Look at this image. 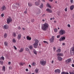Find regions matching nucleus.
I'll return each mask as SVG.
<instances>
[{
    "instance_id": "f8f14e48",
    "label": "nucleus",
    "mask_w": 74,
    "mask_h": 74,
    "mask_svg": "<svg viewBox=\"0 0 74 74\" xmlns=\"http://www.w3.org/2000/svg\"><path fill=\"white\" fill-rule=\"evenodd\" d=\"M60 70L59 69L55 70L54 71L55 73H60Z\"/></svg>"
},
{
    "instance_id": "a18cd8bd",
    "label": "nucleus",
    "mask_w": 74,
    "mask_h": 74,
    "mask_svg": "<svg viewBox=\"0 0 74 74\" xmlns=\"http://www.w3.org/2000/svg\"><path fill=\"white\" fill-rule=\"evenodd\" d=\"M4 14L3 13V14H1V16L2 17H3V16H4Z\"/></svg>"
},
{
    "instance_id": "1a4fd4ad",
    "label": "nucleus",
    "mask_w": 74,
    "mask_h": 74,
    "mask_svg": "<svg viewBox=\"0 0 74 74\" xmlns=\"http://www.w3.org/2000/svg\"><path fill=\"white\" fill-rule=\"evenodd\" d=\"M6 10V7L4 5H3L2 6V7L1 8V11H4V10Z\"/></svg>"
},
{
    "instance_id": "5701e85b",
    "label": "nucleus",
    "mask_w": 74,
    "mask_h": 74,
    "mask_svg": "<svg viewBox=\"0 0 74 74\" xmlns=\"http://www.w3.org/2000/svg\"><path fill=\"white\" fill-rule=\"evenodd\" d=\"M2 70L3 71H5V67L4 66H3L2 69Z\"/></svg>"
},
{
    "instance_id": "6e6552de",
    "label": "nucleus",
    "mask_w": 74,
    "mask_h": 74,
    "mask_svg": "<svg viewBox=\"0 0 74 74\" xmlns=\"http://www.w3.org/2000/svg\"><path fill=\"white\" fill-rule=\"evenodd\" d=\"M71 61V59L69 58V59H67L65 61V63L66 64H69L70 63V62Z\"/></svg>"
},
{
    "instance_id": "de8ad7c7",
    "label": "nucleus",
    "mask_w": 74,
    "mask_h": 74,
    "mask_svg": "<svg viewBox=\"0 0 74 74\" xmlns=\"http://www.w3.org/2000/svg\"><path fill=\"white\" fill-rule=\"evenodd\" d=\"M53 63H54V61L53 60H52L51 62V64H53Z\"/></svg>"
},
{
    "instance_id": "2f4dec72",
    "label": "nucleus",
    "mask_w": 74,
    "mask_h": 74,
    "mask_svg": "<svg viewBox=\"0 0 74 74\" xmlns=\"http://www.w3.org/2000/svg\"><path fill=\"white\" fill-rule=\"evenodd\" d=\"M32 65L33 66H35L36 65V62H33L32 63Z\"/></svg>"
},
{
    "instance_id": "774afa93",
    "label": "nucleus",
    "mask_w": 74,
    "mask_h": 74,
    "mask_svg": "<svg viewBox=\"0 0 74 74\" xmlns=\"http://www.w3.org/2000/svg\"><path fill=\"white\" fill-rule=\"evenodd\" d=\"M42 1L43 2H45V0H42Z\"/></svg>"
},
{
    "instance_id": "680f3d73",
    "label": "nucleus",
    "mask_w": 74,
    "mask_h": 74,
    "mask_svg": "<svg viewBox=\"0 0 74 74\" xmlns=\"http://www.w3.org/2000/svg\"><path fill=\"white\" fill-rule=\"evenodd\" d=\"M28 53H29V54H30V55H31V53L30 52V51H29Z\"/></svg>"
},
{
    "instance_id": "9b49d317",
    "label": "nucleus",
    "mask_w": 74,
    "mask_h": 74,
    "mask_svg": "<svg viewBox=\"0 0 74 74\" xmlns=\"http://www.w3.org/2000/svg\"><path fill=\"white\" fill-rule=\"evenodd\" d=\"M21 37H22V35L21 34H18L17 36V39L18 40H20L21 38Z\"/></svg>"
},
{
    "instance_id": "8fccbe9b",
    "label": "nucleus",
    "mask_w": 74,
    "mask_h": 74,
    "mask_svg": "<svg viewBox=\"0 0 74 74\" xmlns=\"http://www.w3.org/2000/svg\"><path fill=\"white\" fill-rule=\"evenodd\" d=\"M71 3H73V0H71Z\"/></svg>"
},
{
    "instance_id": "052dcab7",
    "label": "nucleus",
    "mask_w": 74,
    "mask_h": 74,
    "mask_svg": "<svg viewBox=\"0 0 74 74\" xmlns=\"http://www.w3.org/2000/svg\"><path fill=\"white\" fill-rule=\"evenodd\" d=\"M29 67H30V68H31V67H32V66H31V65H29Z\"/></svg>"
},
{
    "instance_id": "4be33fe9",
    "label": "nucleus",
    "mask_w": 74,
    "mask_h": 74,
    "mask_svg": "<svg viewBox=\"0 0 74 74\" xmlns=\"http://www.w3.org/2000/svg\"><path fill=\"white\" fill-rule=\"evenodd\" d=\"M7 34L6 33H5L3 35V37L4 38H7Z\"/></svg>"
},
{
    "instance_id": "e2e57ef3",
    "label": "nucleus",
    "mask_w": 74,
    "mask_h": 74,
    "mask_svg": "<svg viewBox=\"0 0 74 74\" xmlns=\"http://www.w3.org/2000/svg\"><path fill=\"white\" fill-rule=\"evenodd\" d=\"M72 66L73 67H74V64H72Z\"/></svg>"
},
{
    "instance_id": "6ab92c4d",
    "label": "nucleus",
    "mask_w": 74,
    "mask_h": 74,
    "mask_svg": "<svg viewBox=\"0 0 74 74\" xmlns=\"http://www.w3.org/2000/svg\"><path fill=\"white\" fill-rule=\"evenodd\" d=\"M24 50V49L23 48H21V49L19 51V52H22Z\"/></svg>"
},
{
    "instance_id": "f257e3e1",
    "label": "nucleus",
    "mask_w": 74,
    "mask_h": 74,
    "mask_svg": "<svg viewBox=\"0 0 74 74\" xmlns=\"http://www.w3.org/2000/svg\"><path fill=\"white\" fill-rule=\"evenodd\" d=\"M48 27H49V25L48 23H45L42 25L41 29L45 31L47 30Z\"/></svg>"
},
{
    "instance_id": "7ed1b4c3",
    "label": "nucleus",
    "mask_w": 74,
    "mask_h": 74,
    "mask_svg": "<svg viewBox=\"0 0 74 74\" xmlns=\"http://www.w3.org/2000/svg\"><path fill=\"white\" fill-rule=\"evenodd\" d=\"M59 34L60 35H63L66 34V31L64 29H61L59 32Z\"/></svg>"
},
{
    "instance_id": "412c9836",
    "label": "nucleus",
    "mask_w": 74,
    "mask_h": 74,
    "mask_svg": "<svg viewBox=\"0 0 74 74\" xmlns=\"http://www.w3.org/2000/svg\"><path fill=\"white\" fill-rule=\"evenodd\" d=\"M46 5L47 7H48L50 8H51V5H50L49 3H47Z\"/></svg>"
},
{
    "instance_id": "0eeeda50",
    "label": "nucleus",
    "mask_w": 74,
    "mask_h": 74,
    "mask_svg": "<svg viewBox=\"0 0 74 74\" xmlns=\"http://www.w3.org/2000/svg\"><path fill=\"white\" fill-rule=\"evenodd\" d=\"M54 39H55V37L53 36L49 40L50 43H52L54 41Z\"/></svg>"
},
{
    "instance_id": "603ef678",
    "label": "nucleus",
    "mask_w": 74,
    "mask_h": 74,
    "mask_svg": "<svg viewBox=\"0 0 74 74\" xmlns=\"http://www.w3.org/2000/svg\"><path fill=\"white\" fill-rule=\"evenodd\" d=\"M53 49H54V51H55V49H56V47H53Z\"/></svg>"
},
{
    "instance_id": "5fc2aeb1",
    "label": "nucleus",
    "mask_w": 74,
    "mask_h": 74,
    "mask_svg": "<svg viewBox=\"0 0 74 74\" xmlns=\"http://www.w3.org/2000/svg\"><path fill=\"white\" fill-rule=\"evenodd\" d=\"M11 62H8V64L9 65H10V64H11Z\"/></svg>"
},
{
    "instance_id": "79ce46f5",
    "label": "nucleus",
    "mask_w": 74,
    "mask_h": 74,
    "mask_svg": "<svg viewBox=\"0 0 74 74\" xmlns=\"http://www.w3.org/2000/svg\"><path fill=\"white\" fill-rule=\"evenodd\" d=\"M72 49L74 50V44L73 45V47L71 48Z\"/></svg>"
},
{
    "instance_id": "bf43d9fd",
    "label": "nucleus",
    "mask_w": 74,
    "mask_h": 74,
    "mask_svg": "<svg viewBox=\"0 0 74 74\" xmlns=\"http://www.w3.org/2000/svg\"><path fill=\"white\" fill-rule=\"evenodd\" d=\"M24 14H27V11H25L24 12Z\"/></svg>"
},
{
    "instance_id": "4468645a",
    "label": "nucleus",
    "mask_w": 74,
    "mask_h": 74,
    "mask_svg": "<svg viewBox=\"0 0 74 74\" xmlns=\"http://www.w3.org/2000/svg\"><path fill=\"white\" fill-rule=\"evenodd\" d=\"M40 3V1H38V2H35V4L36 5H39Z\"/></svg>"
},
{
    "instance_id": "b1692460",
    "label": "nucleus",
    "mask_w": 74,
    "mask_h": 74,
    "mask_svg": "<svg viewBox=\"0 0 74 74\" xmlns=\"http://www.w3.org/2000/svg\"><path fill=\"white\" fill-rule=\"evenodd\" d=\"M74 6L73 5H72L70 7L71 10H73L74 8Z\"/></svg>"
},
{
    "instance_id": "58836bf2",
    "label": "nucleus",
    "mask_w": 74,
    "mask_h": 74,
    "mask_svg": "<svg viewBox=\"0 0 74 74\" xmlns=\"http://www.w3.org/2000/svg\"><path fill=\"white\" fill-rule=\"evenodd\" d=\"M20 66H23V63H22V62H21L20 63Z\"/></svg>"
},
{
    "instance_id": "aec40b11",
    "label": "nucleus",
    "mask_w": 74,
    "mask_h": 74,
    "mask_svg": "<svg viewBox=\"0 0 74 74\" xmlns=\"http://www.w3.org/2000/svg\"><path fill=\"white\" fill-rule=\"evenodd\" d=\"M32 3H28V5L29 7H32Z\"/></svg>"
},
{
    "instance_id": "e433bc0d",
    "label": "nucleus",
    "mask_w": 74,
    "mask_h": 74,
    "mask_svg": "<svg viewBox=\"0 0 74 74\" xmlns=\"http://www.w3.org/2000/svg\"><path fill=\"white\" fill-rule=\"evenodd\" d=\"M64 11L65 12H67V8H65Z\"/></svg>"
},
{
    "instance_id": "4d7b16f0",
    "label": "nucleus",
    "mask_w": 74,
    "mask_h": 74,
    "mask_svg": "<svg viewBox=\"0 0 74 74\" xmlns=\"http://www.w3.org/2000/svg\"><path fill=\"white\" fill-rule=\"evenodd\" d=\"M49 1L50 2H52V1H53V0H49Z\"/></svg>"
},
{
    "instance_id": "09e8293b",
    "label": "nucleus",
    "mask_w": 74,
    "mask_h": 74,
    "mask_svg": "<svg viewBox=\"0 0 74 74\" xmlns=\"http://www.w3.org/2000/svg\"><path fill=\"white\" fill-rule=\"evenodd\" d=\"M60 35H59L57 36V38H60Z\"/></svg>"
},
{
    "instance_id": "49530a36",
    "label": "nucleus",
    "mask_w": 74,
    "mask_h": 74,
    "mask_svg": "<svg viewBox=\"0 0 74 74\" xmlns=\"http://www.w3.org/2000/svg\"><path fill=\"white\" fill-rule=\"evenodd\" d=\"M34 22V19H32V23H33Z\"/></svg>"
},
{
    "instance_id": "69168bd1",
    "label": "nucleus",
    "mask_w": 74,
    "mask_h": 74,
    "mask_svg": "<svg viewBox=\"0 0 74 74\" xmlns=\"http://www.w3.org/2000/svg\"><path fill=\"white\" fill-rule=\"evenodd\" d=\"M26 71H28V69H26Z\"/></svg>"
},
{
    "instance_id": "c03bdc74",
    "label": "nucleus",
    "mask_w": 74,
    "mask_h": 74,
    "mask_svg": "<svg viewBox=\"0 0 74 74\" xmlns=\"http://www.w3.org/2000/svg\"><path fill=\"white\" fill-rule=\"evenodd\" d=\"M67 26L68 27H71V26L70 25V24H68L67 25Z\"/></svg>"
},
{
    "instance_id": "cd10ccee",
    "label": "nucleus",
    "mask_w": 74,
    "mask_h": 74,
    "mask_svg": "<svg viewBox=\"0 0 74 74\" xmlns=\"http://www.w3.org/2000/svg\"><path fill=\"white\" fill-rule=\"evenodd\" d=\"M34 53L35 55H37V51H36L35 49L34 50Z\"/></svg>"
},
{
    "instance_id": "423d86ee",
    "label": "nucleus",
    "mask_w": 74,
    "mask_h": 74,
    "mask_svg": "<svg viewBox=\"0 0 74 74\" xmlns=\"http://www.w3.org/2000/svg\"><path fill=\"white\" fill-rule=\"evenodd\" d=\"M66 36H63L60 39L59 41H63L66 40Z\"/></svg>"
},
{
    "instance_id": "20e7f679",
    "label": "nucleus",
    "mask_w": 74,
    "mask_h": 74,
    "mask_svg": "<svg viewBox=\"0 0 74 74\" xmlns=\"http://www.w3.org/2000/svg\"><path fill=\"white\" fill-rule=\"evenodd\" d=\"M40 63L42 66H45L47 62L44 60H42L40 61Z\"/></svg>"
},
{
    "instance_id": "13d9d810",
    "label": "nucleus",
    "mask_w": 74,
    "mask_h": 74,
    "mask_svg": "<svg viewBox=\"0 0 74 74\" xmlns=\"http://www.w3.org/2000/svg\"><path fill=\"white\" fill-rule=\"evenodd\" d=\"M65 43H62V45H64H64H65Z\"/></svg>"
},
{
    "instance_id": "39448f33",
    "label": "nucleus",
    "mask_w": 74,
    "mask_h": 74,
    "mask_svg": "<svg viewBox=\"0 0 74 74\" xmlns=\"http://www.w3.org/2000/svg\"><path fill=\"white\" fill-rule=\"evenodd\" d=\"M7 23L8 24L12 22V18L10 17H8L7 19Z\"/></svg>"
},
{
    "instance_id": "0e129e2a",
    "label": "nucleus",
    "mask_w": 74,
    "mask_h": 74,
    "mask_svg": "<svg viewBox=\"0 0 74 74\" xmlns=\"http://www.w3.org/2000/svg\"><path fill=\"white\" fill-rule=\"evenodd\" d=\"M22 29H23V30H25V28H23Z\"/></svg>"
},
{
    "instance_id": "72a5a7b5",
    "label": "nucleus",
    "mask_w": 74,
    "mask_h": 74,
    "mask_svg": "<svg viewBox=\"0 0 74 74\" xmlns=\"http://www.w3.org/2000/svg\"><path fill=\"white\" fill-rule=\"evenodd\" d=\"M60 51H61V50L60 49H58L57 50V51L58 52H60Z\"/></svg>"
},
{
    "instance_id": "c9c22d12",
    "label": "nucleus",
    "mask_w": 74,
    "mask_h": 74,
    "mask_svg": "<svg viewBox=\"0 0 74 74\" xmlns=\"http://www.w3.org/2000/svg\"><path fill=\"white\" fill-rule=\"evenodd\" d=\"M29 48L30 49H32L33 48V46H30L29 47Z\"/></svg>"
},
{
    "instance_id": "f704fd0d",
    "label": "nucleus",
    "mask_w": 74,
    "mask_h": 74,
    "mask_svg": "<svg viewBox=\"0 0 74 74\" xmlns=\"http://www.w3.org/2000/svg\"><path fill=\"white\" fill-rule=\"evenodd\" d=\"M54 32H56V33H57V32H58V30L57 29H56L55 28L54 29Z\"/></svg>"
},
{
    "instance_id": "dca6fc26",
    "label": "nucleus",
    "mask_w": 74,
    "mask_h": 74,
    "mask_svg": "<svg viewBox=\"0 0 74 74\" xmlns=\"http://www.w3.org/2000/svg\"><path fill=\"white\" fill-rule=\"evenodd\" d=\"M57 56H63V54L62 53H58L57 54Z\"/></svg>"
},
{
    "instance_id": "2eb2a0df",
    "label": "nucleus",
    "mask_w": 74,
    "mask_h": 74,
    "mask_svg": "<svg viewBox=\"0 0 74 74\" xmlns=\"http://www.w3.org/2000/svg\"><path fill=\"white\" fill-rule=\"evenodd\" d=\"M57 58L59 61H62L63 59V58L60 57H58Z\"/></svg>"
},
{
    "instance_id": "37998d69",
    "label": "nucleus",
    "mask_w": 74,
    "mask_h": 74,
    "mask_svg": "<svg viewBox=\"0 0 74 74\" xmlns=\"http://www.w3.org/2000/svg\"><path fill=\"white\" fill-rule=\"evenodd\" d=\"M70 74H74V72H71L69 73Z\"/></svg>"
},
{
    "instance_id": "473e14b6",
    "label": "nucleus",
    "mask_w": 74,
    "mask_h": 74,
    "mask_svg": "<svg viewBox=\"0 0 74 74\" xmlns=\"http://www.w3.org/2000/svg\"><path fill=\"white\" fill-rule=\"evenodd\" d=\"M1 59H2L3 60H4V57H1V58H0V60H1Z\"/></svg>"
},
{
    "instance_id": "a19ab883",
    "label": "nucleus",
    "mask_w": 74,
    "mask_h": 74,
    "mask_svg": "<svg viewBox=\"0 0 74 74\" xmlns=\"http://www.w3.org/2000/svg\"><path fill=\"white\" fill-rule=\"evenodd\" d=\"M43 42H44V43H46V44H48V43L47 42V41H44Z\"/></svg>"
},
{
    "instance_id": "338daca9",
    "label": "nucleus",
    "mask_w": 74,
    "mask_h": 74,
    "mask_svg": "<svg viewBox=\"0 0 74 74\" xmlns=\"http://www.w3.org/2000/svg\"><path fill=\"white\" fill-rule=\"evenodd\" d=\"M73 17L74 18V14L73 15Z\"/></svg>"
},
{
    "instance_id": "bb28decb",
    "label": "nucleus",
    "mask_w": 74,
    "mask_h": 74,
    "mask_svg": "<svg viewBox=\"0 0 74 74\" xmlns=\"http://www.w3.org/2000/svg\"><path fill=\"white\" fill-rule=\"evenodd\" d=\"M43 7H44V5L42 3H41V4L40 6V8H43Z\"/></svg>"
},
{
    "instance_id": "a878e982",
    "label": "nucleus",
    "mask_w": 74,
    "mask_h": 74,
    "mask_svg": "<svg viewBox=\"0 0 74 74\" xmlns=\"http://www.w3.org/2000/svg\"><path fill=\"white\" fill-rule=\"evenodd\" d=\"M35 71L36 73H38V69H35Z\"/></svg>"
},
{
    "instance_id": "ea45409f",
    "label": "nucleus",
    "mask_w": 74,
    "mask_h": 74,
    "mask_svg": "<svg viewBox=\"0 0 74 74\" xmlns=\"http://www.w3.org/2000/svg\"><path fill=\"white\" fill-rule=\"evenodd\" d=\"M0 62L1 63V64H3V62L2 61H0Z\"/></svg>"
},
{
    "instance_id": "9d476101",
    "label": "nucleus",
    "mask_w": 74,
    "mask_h": 74,
    "mask_svg": "<svg viewBox=\"0 0 74 74\" xmlns=\"http://www.w3.org/2000/svg\"><path fill=\"white\" fill-rule=\"evenodd\" d=\"M70 53L72 55H74V49H71L70 51Z\"/></svg>"
},
{
    "instance_id": "393cba45",
    "label": "nucleus",
    "mask_w": 74,
    "mask_h": 74,
    "mask_svg": "<svg viewBox=\"0 0 74 74\" xmlns=\"http://www.w3.org/2000/svg\"><path fill=\"white\" fill-rule=\"evenodd\" d=\"M4 44L5 46H8V42H5Z\"/></svg>"
},
{
    "instance_id": "c85d7f7f",
    "label": "nucleus",
    "mask_w": 74,
    "mask_h": 74,
    "mask_svg": "<svg viewBox=\"0 0 74 74\" xmlns=\"http://www.w3.org/2000/svg\"><path fill=\"white\" fill-rule=\"evenodd\" d=\"M12 41L14 43H15V42H16V40L14 38L12 40Z\"/></svg>"
},
{
    "instance_id": "a211bd4d",
    "label": "nucleus",
    "mask_w": 74,
    "mask_h": 74,
    "mask_svg": "<svg viewBox=\"0 0 74 74\" xmlns=\"http://www.w3.org/2000/svg\"><path fill=\"white\" fill-rule=\"evenodd\" d=\"M46 11L47 12H50V13H51V12H52V11L50 9H46Z\"/></svg>"
},
{
    "instance_id": "c756f323",
    "label": "nucleus",
    "mask_w": 74,
    "mask_h": 74,
    "mask_svg": "<svg viewBox=\"0 0 74 74\" xmlns=\"http://www.w3.org/2000/svg\"><path fill=\"white\" fill-rule=\"evenodd\" d=\"M25 51H29V48L27 47H26L25 48Z\"/></svg>"
},
{
    "instance_id": "f3484780",
    "label": "nucleus",
    "mask_w": 74,
    "mask_h": 74,
    "mask_svg": "<svg viewBox=\"0 0 74 74\" xmlns=\"http://www.w3.org/2000/svg\"><path fill=\"white\" fill-rule=\"evenodd\" d=\"M27 40L30 41V40H32V38L29 37V36H27Z\"/></svg>"
},
{
    "instance_id": "f03ea898",
    "label": "nucleus",
    "mask_w": 74,
    "mask_h": 74,
    "mask_svg": "<svg viewBox=\"0 0 74 74\" xmlns=\"http://www.w3.org/2000/svg\"><path fill=\"white\" fill-rule=\"evenodd\" d=\"M38 43V40L37 39L36 40L35 42L33 44L34 48H37Z\"/></svg>"
},
{
    "instance_id": "4c0bfd02",
    "label": "nucleus",
    "mask_w": 74,
    "mask_h": 74,
    "mask_svg": "<svg viewBox=\"0 0 74 74\" xmlns=\"http://www.w3.org/2000/svg\"><path fill=\"white\" fill-rule=\"evenodd\" d=\"M13 47L14 48L15 50H16V49H17V48H16V47L15 46H14Z\"/></svg>"
},
{
    "instance_id": "864d4df0",
    "label": "nucleus",
    "mask_w": 74,
    "mask_h": 74,
    "mask_svg": "<svg viewBox=\"0 0 74 74\" xmlns=\"http://www.w3.org/2000/svg\"><path fill=\"white\" fill-rule=\"evenodd\" d=\"M61 74H65V72H62L61 73Z\"/></svg>"
},
{
    "instance_id": "6e6d98bb",
    "label": "nucleus",
    "mask_w": 74,
    "mask_h": 74,
    "mask_svg": "<svg viewBox=\"0 0 74 74\" xmlns=\"http://www.w3.org/2000/svg\"><path fill=\"white\" fill-rule=\"evenodd\" d=\"M9 69H10V70H11L12 69V67H11V66H10L9 67Z\"/></svg>"
},
{
    "instance_id": "ddd939ff",
    "label": "nucleus",
    "mask_w": 74,
    "mask_h": 74,
    "mask_svg": "<svg viewBox=\"0 0 74 74\" xmlns=\"http://www.w3.org/2000/svg\"><path fill=\"white\" fill-rule=\"evenodd\" d=\"M4 28L5 29H8V25H4Z\"/></svg>"
},
{
    "instance_id": "7c9ffc66",
    "label": "nucleus",
    "mask_w": 74,
    "mask_h": 74,
    "mask_svg": "<svg viewBox=\"0 0 74 74\" xmlns=\"http://www.w3.org/2000/svg\"><path fill=\"white\" fill-rule=\"evenodd\" d=\"M12 36L13 37H16V34L15 33L13 32L12 34Z\"/></svg>"
},
{
    "instance_id": "3c124183",
    "label": "nucleus",
    "mask_w": 74,
    "mask_h": 74,
    "mask_svg": "<svg viewBox=\"0 0 74 74\" xmlns=\"http://www.w3.org/2000/svg\"><path fill=\"white\" fill-rule=\"evenodd\" d=\"M21 27L19 26L18 27V29L19 30H20V29H21Z\"/></svg>"
}]
</instances>
